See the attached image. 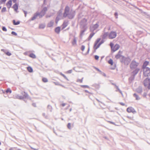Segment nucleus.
I'll return each instance as SVG.
<instances>
[{"instance_id": "f257e3e1", "label": "nucleus", "mask_w": 150, "mask_h": 150, "mask_svg": "<svg viewBox=\"0 0 150 150\" xmlns=\"http://www.w3.org/2000/svg\"><path fill=\"white\" fill-rule=\"evenodd\" d=\"M70 10L69 7L67 6H66L64 8L63 16L64 18L67 17L69 19H72L75 16L76 12L75 11L73 10L72 9L69 11Z\"/></svg>"}, {"instance_id": "f03ea898", "label": "nucleus", "mask_w": 150, "mask_h": 150, "mask_svg": "<svg viewBox=\"0 0 150 150\" xmlns=\"http://www.w3.org/2000/svg\"><path fill=\"white\" fill-rule=\"evenodd\" d=\"M120 51L115 55V57L116 59H120V62L125 65H128L131 61V59L129 57H125L120 54Z\"/></svg>"}, {"instance_id": "7ed1b4c3", "label": "nucleus", "mask_w": 150, "mask_h": 150, "mask_svg": "<svg viewBox=\"0 0 150 150\" xmlns=\"http://www.w3.org/2000/svg\"><path fill=\"white\" fill-rule=\"evenodd\" d=\"M101 40V38H98L95 42L93 46V48L95 50H97L100 46L104 42L103 40H102L100 42H99Z\"/></svg>"}, {"instance_id": "20e7f679", "label": "nucleus", "mask_w": 150, "mask_h": 150, "mask_svg": "<svg viewBox=\"0 0 150 150\" xmlns=\"http://www.w3.org/2000/svg\"><path fill=\"white\" fill-rule=\"evenodd\" d=\"M139 65V63L137 62L134 59L131 62L130 64V67L131 69L133 70L137 68V67Z\"/></svg>"}, {"instance_id": "39448f33", "label": "nucleus", "mask_w": 150, "mask_h": 150, "mask_svg": "<svg viewBox=\"0 0 150 150\" xmlns=\"http://www.w3.org/2000/svg\"><path fill=\"white\" fill-rule=\"evenodd\" d=\"M87 20L85 18H83L81 21L80 23V27L81 28H83L85 27L87 28Z\"/></svg>"}, {"instance_id": "423d86ee", "label": "nucleus", "mask_w": 150, "mask_h": 150, "mask_svg": "<svg viewBox=\"0 0 150 150\" xmlns=\"http://www.w3.org/2000/svg\"><path fill=\"white\" fill-rule=\"evenodd\" d=\"M143 76L147 77L150 76V68L149 67L143 68Z\"/></svg>"}, {"instance_id": "0eeeda50", "label": "nucleus", "mask_w": 150, "mask_h": 150, "mask_svg": "<svg viewBox=\"0 0 150 150\" xmlns=\"http://www.w3.org/2000/svg\"><path fill=\"white\" fill-rule=\"evenodd\" d=\"M62 15V11L61 10H59L57 13V15L56 18L55 23L56 24L57 23L58 21L61 18Z\"/></svg>"}, {"instance_id": "6e6552de", "label": "nucleus", "mask_w": 150, "mask_h": 150, "mask_svg": "<svg viewBox=\"0 0 150 150\" xmlns=\"http://www.w3.org/2000/svg\"><path fill=\"white\" fill-rule=\"evenodd\" d=\"M47 7H45L43 8V9L42 10L40 13V15H39L40 18H41L44 16L46 12L47 11Z\"/></svg>"}, {"instance_id": "1a4fd4ad", "label": "nucleus", "mask_w": 150, "mask_h": 150, "mask_svg": "<svg viewBox=\"0 0 150 150\" xmlns=\"http://www.w3.org/2000/svg\"><path fill=\"white\" fill-rule=\"evenodd\" d=\"M116 33L115 31H112L109 34L108 36L109 39H112L115 38L116 36Z\"/></svg>"}, {"instance_id": "9d476101", "label": "nucleus", "mask_w": 150, "mask_h": 150, "mask_svg": "<svg viewBox=\"0 0 150 150\" xmlns=\"http://www.w3.org/2000/svg\"><path fill=\"white\" fill-rule=\"evenodd\" d=\"M127 111L128 112H132L134 114L136 112V110L132 107H130L128 108L127 109Z\"/></svg>"}, {"instance_id": "9b49d317", "label": "nucleus", "mask_w": 150, "mask_h": 150, "mask_svg": "<svg viewBox=\"0 0 150 150\" xmlns=\"http://www.w3.org/2000/svg\"><path fill=\"white\" fill-rule=\"evenodd\" d=\"M150 82V78H147L143 82V84L144 86L146 87L148 85L149 83Z\"/></svg>"}, {"instance_id": "f8f14e48", "label": "nucleus", "mask_w": 150, "mask_h": 150, "mask_svg": "<svg viewBox=\"0 0 150 150\" xmlns=\"http://www.w3.org/2000/svg\"><path fill=\"white\" fill-rule=\"evenodd\" d=\"M134 69V70L132 72V73L133 74V75L135 76L138 73L140 69L139 68H136Z\"/></svg>"}, {"instance_id": "ddd939ff", "label": "nucleus", "mask_w": 150, "mask_h": 150, "mask_svg": "<svg viewBox=\"0 0 150 150\" xmlns=\"http://www.w3.org/2000/svg\"><path fill=\"white\" fill-rule=\"evenodd\" d=\"M81 30L80 31V36H82L83 35L84 33L87 30V28H81Z\"/></svg>"}, {"instance_id": "4468645a", "label": "nucleus", "mask_w": 150, "mask_h": 150, "mask_svg": "<svg viewBox=\"0 0 150 150\" xmlns=\"http://www.w3.org/2000/svg\"><path fill=\"white\" fill-rule=\"evenodd\" d=\"M21 94L23 95V99L24 98H27L29 95L27 93H26L25 91H22L21 93Z\"/></svg>"}, {"instance_id": "2eb2a0df", "label": "nucleus", "mask_w": 150, "mask_h": 150, "mask_svg": "<svg viewBox=\"0 0 150 150\" xmlns=\"http://www.w3.org/2000/svg\"><path fill=\"white\" fill-rule=\"evenodd\" d=\"M13 8H14V10L16 13L18 12V6L17 4H15L13 5Z\"/></svg>"}, {"instance_id": "dca6fc26", "label": "nucleus", "mask_w": 150, "mask_h": 150, "mask_svg": "<svg viewBox=\"0 0 150 150\" xmlns=\"http://www.w3.org/2000/svg\"><path fill=\"white\" fill-rule=\"evenodd\" d=\"M40 15V13H36L31 18V20L33 21L35 19L36 17Z\"/></svg>"}, {"instance_id": "f3484780", "label": "nucleus", "mask_w": 150, "mask_h": 150, "mask_svg": "<svg viewBox=\"0 0 150 150\" xmlns=\"http://www.w3.org/2000/svg\"><path fill=\"white\" fill-rule=\"evenodd\" d=\"M120 47V46L118 44H116L114 46L112 50L113 52H115L117 50H118Z\"/></svg>"}, {"instance_id": "a211bd4d", "label": "nucleus", "mask_w": 150, "mask_h": 150, "mask_svg": "<svg viewBox=\"0 0 150 150\" xmlns=\"http://www.w3.org/2000/svg\"><path fill=\"white\" fill-rule=\"evenodd\" d=\"M55 32L57 34H59L60 31V27L58 26L55 28Z\"/></svg>"}, {"instance_id": "6ab92c4d", "label": "nucleus", "mask_w": 150, "mask_h": 150, "mask_svg": "<svg viewBox=\"0 0 150 150\" xmlns=\"http://www.w3.org/2000/svg\"><path fill=\"white\" fill-rule=\"evenodd\" d=\"M137 92L139 93H141L142 91V88L141 87L139 86L137 88L136 90Z\"/></svg>"}, {"instance_id": "aec40b11", "label": "nucleus", "mask_w": 150, "mask_h": 150, "mask_svg": "<svg viewBox=\"0 0 150 150\" xmlns=\"http://www.w3.org/2000/svg\"><path fill=\"white\" fill-rule=\"evenodd\" d=\"M149 64V62L147 61H145L142 65V68H147V67H146V66L148 65Z\"/></svg>"}, {"instance_id": "412c9836", "label": "nucleus", "mask_w": 150, "mask_h": 150, "mask_svg": "<svg viewBox=\"0 0 150 150\" xmlns=\"http://www.w3.org/2000/svg\"><path fill=\"white\" fill-rule=\"evenodd\" d=\"M12 0H10L6 3V5L9 8L11 7L12 4Z\"/></svg>"}, {"instance_id": "4be33fe9", "label": "nucleus", "mask_w": 150, "mask_h": 150, "mask_svg": "<svg viewBox=\"0 0 150 150\" xmlns=\"http://www.w3.org/2000/svg\"><path fill=\"white\" fill-rule=\"evenodd\" d=\"M72 44L73 45H76V38L74 36V38L72 42Z\"/></svg>"}, {"instance_id": "5701e85b", "label": "nucleus", "mask_w": 150, "mask_h": 150, "mask_svg": "<svg viewBox=\"0 0 150 150\" xmlns=\"http://www.w3.org/2000/svg\"><path fill=\"white\" fill-rule=\"evenodd\" d=\"M108 35H109L108 32H105L102 36V39L104 40L105 39Z\"/></svg>"}, {"instance_id": "b1692460", "label": "nucleus", "mask_w": 150, "mask_h": 150, "mask_svg": "<svg viewBox=\"0 0 150 150\" xmlns=\"http://www.w3.org/2000/svg\"><path fill=\"white\" fill-rule=\"evenodd\" d=\"M95 34V33L93 32H92L90 33L89 36L88 37V40H90L91 38L93 37V36Z\"/></svg>"}, {"instance_id": "393cba45", "label": "nucleus", "mask_w": 150, "mask_h": 150, "mask_svg": "<svg viewBox=\"0 0 150 150\" xmlns=\"http://www.w3.org/2000/svg\"><path fill=\"white\" fill-rule=\"evenodd\" d=\"M133 96L137 100H139L140 99V98L138 96L136 93H134L133 95Z\"/></svg>"}, {"instance_id": "a878e982", "label": "nucleus", "mask_w": 150, "mask_h": 150, "mask_svg": "<svg viewBox=\"0 0 150 150\" xmlns=\"http://www.w3.org/2000/svg\"><path fill=\"white\" fill-rule=\"evenodd\" d=\"M27 69L28 71L30 73L32 72L33 71V69L30 66H28L27 67Z\"/></svg>"}, {"instance_id": "bb28decb", "label": "nucleus", "mask_w": 150, "mask_h": 150, "mask_svg": "<svg viewBox=\"0 0 150 150\" xmlns=\"http://www.w3.org/2000/svg\"><path fill=\"white\" fill-rule=\"evenodd\" d=\"M13 23L14 25H17L20 24V21H18L16 22L15 20H13Z\"/></svg>"}, {"instance_id": "cd10ccee", "label": "nucleus", "mask_w": 150, "mask_h": 150, "mask_svg": "<svg viewBox=\"0 0 150 150\" xmlns=\"http://www.w3.org/2000/svg\"><path fill=\"white\" fill-rule=\"evenodd\" d=\"M29 57L33 59L35 58L36 57V55L33 53H30L29 55Z\"/></svg>"}, {"instance_id": "c85d7f7f", "label": "nucleus", "mask_w": 150, "mask_h": 150, "mask_svg": "<svg viewBox=\"0 0 150 150\" xmlns=\"http://www.w3.org/2000/svg\"><path fill=\"white\" fill-rule=\"evenodd\" d=\"M54 22L51 21L47 24V27H51L53 25Z\"/></svg>"}, {"instance_id": "c756f323", "label": "nucleus", "mask_w": 150, "mask_h": 150, "mask_svg": "<svg viewBox=\"0 0 150 150\" xmlns=\"http://www.w3.org/2000/svg\"><path fill=\"white\" fill-rule=\"evenodd\" d=\"M67 26V22H64L62 24V29H63L65 28Z\"/></svg>"}, {"instance_id": "7c9ffc66", "label": "nucleus", "mask_w": 150, "mask_h": 150, "mask_svg": "<svg viewBox=\"0 0 150 150\" xmlns=\"http://www.w3.org/2000/svg\"><path fill=\"white\" fill-rule=\"evenodd\" d=\"M135 76L132 75L129 78V80L131 81H133L134 79Z\"/></svg>"}, {"instance_id": "2f4dec72", "label": "nucleus", "mask_w": 150, "mask_h": 150, "mask_svg": "<svg viewBox=\"0 0 150 150\" xmlns=\"http://www.w3.org/2000/svg\"><path fill=\"white\" fill-rule=\"evenodd\" d=\"M108 63L111 65H113V60L112 59H110L108 61Z\"/></svg>"}, {"instance_id": "473e14b6", "label": "nucleus", "mask_w": 150, "mask_h": 150, "mask_svg": "<svg viewBox=\"0 0 150 150\" xmlns=\"http://www.w3.org/2000/svg\"><path fill=\"white\" fill-rule=\"evenodd\" d=\"M45 27V25L44 24H40L39 25V28L40 29H44Z\"/></svg>"}, {"instance_id": "72a5a7b5", "label": "nucleus", "mask_w": 150, "mask_h": 150, "mask_svg": "<svg viewBox=\"0 0 150 150\" xmlns=\"http://www.w3.org/2000/svg\"><path fill=\"white\" fill-rule=\"evenodd\" d=\"M6 93H11L12 91L11 90L10 88H8L6 90Z\"/></svg>"}, {"instance_id": "f704fd0d", "label": "nucleus", "mask_w": 150, "mask_h": 150, "mask_svg": "<svg viewBox=\"0 0 150 150\" xmlns=\"http://www.w3.org/2000/svg\"><path fill=\"white\" fill-rule=\"evenodd\" d=\"M90 31L91 32H93V31L96 30L93 26H91L90 27Z\"/></svg>"}, {"instance_id": "c9c22d12", "label": "nucleus", "mask_w": 150, "mask_h": 150, "mask_svg": "<svg viewBox=\"0 0 150 150\" xmlns=\"http://www.w3.org/2000/svg\"><path fill=\"white\" fill-rule=\"evenodd\" d=\"M16 98H17L22 100L23 99V96H20L19 95H17L16 96Z\"/></svg>"}, {"instance_id": "e433bc0d", "label": "nucleus", "mask_w": 150, "mask_h": 150, "mask_svg": "<svg viewBox=\"0 0 150 150\" xmlns=\"http://www.w3.org/2000/svg\"><path fill=\"white\" fill-rule=\"evenodd\" d=\"M6 7H3L1 9V12L4 13L6 11Z\"/></svg>"}, {"instance_id": "4c0bfd02", "label": "nucleus", "mask_w": 150, "mask_h": 150, "mask_svg": "<svg viewBox=\"0 0 150 150\" xmlns=\"http://www.w3.org/2000/svg\"><path fill=\"white\" fill-rule=\"evenodd\" d=\"M47 108L50 112H51L52 111V108L50 105H48L47 106Z\"/></svg>"}, {"instance_id": "58836bf2", "label": "nucleus", "mask_w": 150, "mask_h": 150, "mask_svg": "<svg viewBox=\"0 0 150 150\" xmlns=\"http://www.w3.org/2000/svg\"><path fill=\"white\" fill-rule=\"evenodd\" d=\"M98 26L99 25L97 23H96L93 26L95 29H96L98 27Z\"/></svg>"}, {"instance_id": "ea45409f", "label": "nucleus", "mask_w": 150, "mask_h": 150, "mask_svg": "<svg viewBox=\"0 0 150 150\" xmlns=\"http://www.w3.org/2000/svg\"><path fill=\"white\" fill-rule=\"evenodd\" d=\"M60 74L63 76L65 79H66L67 81H69L68 79L67 78V77L65 76L64 74H63L62 73H61Z\"/></svg>"}, {"instance_id": "a19ab883", "label": "nucleus", "mask_w": 150, "mask_h": 150, "mask_svg": "<svg viewBox=\"0 0 150 150\" xmlns=\"http://www.w3.org/2000/svg\"><path fill=\"white\" fill-rule=\"evenodd\" d=\"M81 87L83 88H89V86H87V85H81Z\"/></svg>"}, {"instance_id": "79ce46f5", "label": "nucleus", "mask_w": 150, "mask_h": 150, "mask_svg": "<svg viewBox=\"0 0 150 150\" xmlns=\"http://www.w3.org/2000/svg\"><path fill=\"white\" fill-rule=\"evenodd\" d=\"M42 81L45 83L47 82L48 81L47 79L46 78H43L42 79Z\"/></svg>"}, {"instance_id": "37998d69", "label": "nucleus", "mask_w": 150, "mask_h": 150, "mask_svg": "<svg viewBox=\"0 0 150 150\" xmlns=\"http://www.w3.org/2000/svg\"><path fill=\"white\" fill-rule=\"evenodd\" d=\"M6 0H0V4H2L3 3L4 4Z\"/></svg>"}, {"instance_id": "c03bdc74", "label": "nucleus", "mask_w": 150, "mask_h": 150, "mask_svg": "<svg viewBox=\"0 0 150 150\" xmlns=\"http://www.w3.org/2000/svg\"><path fill=\"white\" fill-rule=\"evenodd\" d=\"M6 55L8 56H10L11 55V53L7 51L6 53Z\"/></svg>"}, {"instance_id": "a18cd8bd", "label": "nucleus", "mask_w": 150, "mask_h": 150, "mask_svg": "<svg viewBox=\"0 0 150 150\" xmlns=\"http://www.w3.org/2000/svg\"><path fill=\"white\" fill-rule=\"evenodd\" d=\"M85 48V46L84 45H82L81 46V50L82 51H83L84 50Z\"/></svg>"}, {"instance_id": "49530a36", "label": "nucleus", "mask_w": 150, "mask_h": 150, "mask_svg": "<svg viewBox=\"0 0 150 150\" xmlns=\"http://www.w3.org/2000/svg\"><path fill=\"white\" fill-rule=\"evenodd\" d=\"M2 30L4 31H7V29L5 27V26H3L2 27Z\"/></svg>"}, {"instance_id": "de8ad7c7", "label": "nucleus", "mask_w": 150, "mask_h": 150, "mask_svg": "<svg viewBox=\"0 0 150 150\" xmlns=\"http://www.w3.org/2000/svg\"><path fill=\"white\" fill-rule=\"evenodd\" d=\"M71 124L70 123H69L67 124V127L68 129H70L71 128Z\"/></svg>"}, {"instance_id": "09e8293b", "label": "nucleus", "mask_w": 150, "mask_h": 150, "mask_svg": "<svg viewBox=\"0 0 150 150\" xmlns=\"http://www.w3.org/2000/svg\"><path fill=\"white\" fill-rule=\"evenodd\" d=\"M94 68L97 71H99L100 73L101 72V71L98 68L95 67H94Z\"/></svg>"}, {"instance_id": "8fccbe9b", "label": "nucleus", "mask_w": 150, "mask_h": 150, "mask_svg": "<svg viewBox=\"0 0 150 150\" xmlns=\"http://www.w3.org/2000/svg\"><path fill=\"white\" fill-rule=\"evenodd\" d=\"M94 58L95 59L98 60L99 58V57L98 55H95L94 56Z\"/></svg>"}, {"instance_id": "3c124183", "label": "nucleus", "mask_w": 150, "mask_h": 150, "mask_svg": "<svg viewBox=\"0 0 150 150\" xmlns=\"http://www.w3.org/2000/svg\"><path fill=\"white\" fill-rule=\"evenodd\" d=\"M11 34L12 35H15V36L17 35V33L16 32H14V31H12L11 33Z\"/></svg>"}, {"instance_id": "603ef678", "label": "nucleus", "mask_w": 150, "mask_h": 150, "mask_svg": "<svg viewBox=\"0 0 150 150\" xmlns=\"http://www.w3.org/2000/svg\"><path fill=\"white\" fill-rule=\"evenodd\" d=\"M114 16H115V18H118V16H118V13L117 12H115V13H114Z\"/></svg>"}, {"instance_id": "864d4df0", "label": "nucleus", "mask_w": 150, "mask_h": 150, "mask_svg": "<svg viewBox=\"0 0 150 150\" xmlns=\"http://www.w3.org/2000/svg\"><path fill=\"white\" fill-rule=\"evenodd\" d=\"M100 74L105 77H106V74L105 73L102 72V71L100 72Z\"/></svg>"}, {"instance_id": "5fc2aeb1", "label": "nucleus", "mask_w": 150, "mask_h": 150, "mask_svg": "<svg viewBox=\"0 0 150 150\" xmlns=\"http://www.w3.org/2000/svg\"><path fill=\"white\" fill-rule=\"evenodd\" d=\"M23 12H24V13L25 16V17H26V16L27 14V12L23 10Z\"/></svg>"}, {"instance_id": "6e6d98bb", "label": "nucleus", "mask_w": 150, "mask_h": 150, "mask_svg": "<svg viewBox=\"0 0 150 150\" xmlns=\"http://www.w3.org/2000/svg\"><path fill=\"white\" fill-rule=\"evenodd\" d=\"M42 116L45 117V118L46 119L48 118V116L47 115H45V113H42Z\"/></svg>"}, {"instance_id": "4d7b16f0", "label": "nucleus", "mask_w": 150, "mask_h": 150, "mask_svg": "<svg viewBox=\"0 0 150 150\" xmlns=\"http://www.w3.org/2000/svg\"><path fill=\"white\" fill-rule=\"evenodd\" d=\"M83 78H82L81 79H78L77 80V82H79L80 83H82L83 81Z\"/></svg>"}, {"instance_id": "13d9d810", "label": "nucleus", "mask_w": 150, "mask_h": 150, "mask_svg": "<svg viewBox=\"0 0 150 150\" xmlns=\"http://www.w3.org/2000/svg\"><path fill=\"white\" fill-rule=\"evenodd\" d=\"M146 95H147L146 93V92H144V93H143V96L144 97L146 98Z\"/></svg>"}, {"instance_id": "bf43d9fd", "label": "nucleus", "mask_w": 150, "mask_h": 150, "mask_svg": "<svg viewBox=\"0 0 150 150\" xmlns=\"http://www.w3.org/2000/svg\"><path fill=\"white\" fill-rule=\"evenodd\" d=\"M110 45L112 48V47L114 46V44L112 42H110Z\"/></svg>"}, {"instance_id": "052dcab7", "label": "nucleus", "mask_w": 150, "mask_h": 150, "mask_svg": "<svg viewBox=\"0 0 150 150\" xmlns=\"http://www.w3.org/2000/svg\"><path fill=\"white\" fill-rule=\"evenodd\" d=\"M72 70H68L67 71V73L68 74H71L72 72Z\"/></svg>"}, {"instance_id": "680f3d73", "label": "nucleus", "mask_w": 150, "mask_h": 150, "mask_svg": "<svg viewBox=\"0 0 150 150\" xmlns=\"http://www.w3.org/2000/svg\"><path fill=\"white\" fill-rule=\"evenodd\" d=\"M115 87L117 89V90H116V91H119L120 90L119 88L117 86H116Z\"/></svg>"}, {"instance_id": "e2e57ef3", "label": "nucleus", "mask_w": 150, "mask_h": 150, "mask_svg": "<svg viewBox=\"0 0 150 150\" xmlns=\"http://www.w3.org/2000/svg\"><path fill=\"white\" fill-rule=\"evenodd\" d=\"M1 51L3 52L5 54H6V50L4 49H1Z\"/></svg>"}, {"instance_id": "0e129e2a", "label": "nucleus", "mask_w": 150, "mask_h": 150, "mask_svg": "<svg viewBox=\"0 0 150 150\" xmlns=\"http://www.w3.org/2000/svg\"><path fill=\"white\" fill-rule=\"evenodd\" d=\"M54 83L56 85H59V83L58 82H54Z\"/></svg>"}, {"instance_id": "69168bd1", "label": "nucleus", "mask_w": 150, "mask_h": 150, "mask_svg": "<svg viewBox=\"0 0 150 150\" xmlns=\"http://www.w3.org/2000/svg\"><path fill=\"white\" fill-rule=\"evenodd\" d=\"M116 67V64H114V67H112L111 68V69H115V68Z\"/></svg>"}, {"instance_id": "338daca9", "label": "nucleus", "mask_w": 150, "mask_h": 150, "mask_svg": "<svg viewBox=\"0 0 150 150\" xmlns=\"http://www.w3.org/2000/svg\"><path fill=\"white\" fill-rule=\"evenodd\" d=\"M147 88L148 89L150 90V82L148 84V86Z\"/></svg>"}, {"instance_id": "774afa93", "label": "nucleus", "mask_w": 150, "mask_h": 150, "mask_svg": "<svg viewBox=\"0 0 150 150\" xmlns=\"http://www.w3.org/2000/svg\"><path fill=\"white\" fill-rule=\"evenodd\" d=\"M108 122H109L110 123V124H112L114 125H115V123L114 122H112L109 121H108Z\"/></svg>"}]
</instances>
